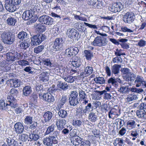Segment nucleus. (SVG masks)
Instances as JSON below:
<instances>
[{"label":"nucleus","mask_w":146,"mask_h":146,"mask_svg":"<svg viewBox=\"0 0 146 146\" xmlns=\"http://www.w3.org/2000/svg\"><path fill=\"white\" fill-rule=\"evenodd\" d=\"M1 40L5 44H11L15 41V36L14 34L6 31L1 33Z\"/></svg>","instance_id":"obj_1"},{"label":"nucleus","mask_w":146,"mask_h":146,"mask_svg":"<svg viewBox=\"0 0 146 146\" xmlns=\"http://www.w3.org/2000/svg\"><path fill=\"white\" fill-rule=\"evenodd\" d=\"M54 134L55 135L52 136H49L48 137L44 138L43 143L44 144L48 146H56L58 145V141L57 136L58 135V131H54Z\"/></svg>","instance_id":"obj_2"},{"label":"nucleus","mask_w":146,"mask_h":146,"mask_svg":"<svg viewBox=\"0 0 146 146\" xmlns=\"http://www.w3.org/2000/svg\"><path fill=\"white\" fill-rule=\"evenodd\" d=\"M46 38V36L44 34L42 33L37 34L31 38V44L32 46L38 45Z\"/></svg>","instance_id":"obj_3"},{"label":"nucleus","mask_w":146,"mask_h":146,"mask_svg":"<svg viewBox=\"0 0 146 146\" xmlns=\"http://www.w3.org/2000/svg\"><path fill=\"white\" fill-rule=\"evenodd\" d=\"M78 94L76 91L71 92L68 99L69 104L73 106H75L79 103L80 100L78 98Z\"/></svg>","instance_id":"obj_4"},{"label":"nucleus","mask_w":146,"mask_h":146,"mask_svg":"<svg viewBox=\"0 0 146 146\" xmlns=\"http://www.w3.org/2000/svg\"><path fill=\"white\" fill-rule=\"evenodd\" d=\"M63 42L62 38H56L54 42V44L52 46L53 50L55 51L62 50Z\"/></svg>","instance_id":"obj_5"},{"label":"nucleus","mask_w":146,"mask_h":146,"mask_svg":"<svg viewBox=\"0 0 146 146\" xmlns=\"http://www.w3.org/2000/svg\"><path fill=\"white\" fill-rule=\"evenodd\" d=\"M38 21L41 24L47 25H51L54 22L53 19L47 15H43L40 17L38 19Z\"/></svg>","instance_id":"obj_6"},{"label":"nucleus","mask_w":146,"mask_h":146,"mask_svg":"<svg viewBox=\"0 0 146 146\" xmlns=\"http://www.w3.org/2000/svg\"><path fill=\"white\" fill-rule=\"evenodd\" d=\"M33 14L34 12L31 10H26L23 14V19L25 20H27L31 19V23H34L36 19L33 16Z\"/></svg>","instance_id":"obj_7"},{"label":"nucleus","mask_w":146,"mask_h":146,"mask_svg":"<svg viewBox=\"0 0 146 146\" xmlns=\"http://www.w3.org/2000/svg\"><path fill=\"white\" fill-rule=\"evenodd\" d=\"M123 20L125 23L130 24L134 21L135 16L132 12H128L123 15Z\"/></svg>","instance_id":"obj_8"},{"label":"nucleus","mask_w":146,"mask_h":146,"mask_svg":"<svg viewBox=\"0 0 146 146\" xmlns=\"http://www.w3.org/2000/svg\"><path fill=\"white\" fill-rule=\"evenodd\" d=\"M7 100L6 105L11 107L12 108H14L17 107V100L15 97L10 95L8 96Z\"/></svg>","instance_id":"obj_9"},{"label":"nucleus","mask_w":146,"mask_h":146,"mask_svg":"<svg viewBox=\"0 0 146 146\" xmlns=\"http://www.w3.org/2000/svg\"><path fill=\"white\" fill-rule=\"evenodd\" d=\"M5 7L7 11L11 12L15 11L16 7L13 4L11 0H5Z\"/></svg>","instance_id":"obj_10"},{"label":"nucleus","mask_w":146,"mask_h":146,"mask_svg":"<svg viewBox=\"0 0 146 146\" xmlns=\"http://www.w3.org/2000/svg\"><path fill=\"white\" fill-rule=\"evenodd\" d=\"M103 38V37L101 36H98L96 37L92 42V45L94 46H105L106 43Z\"/></svg>","instance_id":"obj_11"},{"label":"nucleus","mask_w":146,"mask_h":146,"mask_svg":"<svg viewBox=\"0 0 146 146\" xmlns=\"http://www.w3.org/2000/svg\"><path fill=\"white\" fill-rule=\"evenodd\" d=\"M123 6L120 2L113 4L110 8V10L112 12L116 13L120 11L123 8Z\"/></svg>","instance_id":"obj_12"},{"label":"nucleus","mask_w":146,"mask_h":146,"mask_svg":"<svg viewBox=\"0 0 146 146\" xmlns=\"http://www.w3.org/2000/svg\"><path fill=\"white\" fill-rule=\"evenodd\" d=\"M6 141L7 142L8 146H23L22 141H16L13 138L9 137L6 139Z\"/></svg>","instance_id":"obj_13"},{"label":"nucleus","mask_w":146,"mask_h":146,"mask_svg":"<svg viewBox=\"0 0 146 146\" xmlns=\"http://www.w3.org/2000/svg\"><path fill=\"white\" fill-rule=\"evenodd\" d=\"M78 52L79 50L77 47H70L66 49V54L69 57L74 55L75 56Z\"/></svg>","instance_id":"obj_14"},{"label":"nucleus","mask_w":146,"mask_h":146,"mask_svg":"<svg viewBox=\"0 0 146 146\" xmlns=\"http://www.w3.org/2000/svg\"><path fill=\"white\" fill-rule=\"evenodd\" d=\"M122 84L123 83V81L121 80L118 78L111 77L108 81V83L109 84H111L112 85L115 87H117L118 86L117 83Z\"/></svg>","instance_id":"obj_15"},{"label":"nucleus","mask_w":146,"mask_h":146,"mask_svg":"<svg viewBox=\"0 0 146 146\" xmlns=\"http://www.w3.org/2000/svg\"><path fill=\"white\" fill-rule=\"evenodd\" d=\"M57 87L60 91H65L67 90L68 86L67 83L65 82H62L61 81H58L57 83Z\"/></svg>","instance_id":"obj_16"},{"label":"nucleus","mask_w":146,"mask_h":146,"mask_svg":"<svg viewBox=\"0 0 146 146\" xmlns=\"http://www.w3.org/2000/svg\"><path fill=\"white\" fill-rule=\"evenodd\" d=\"M136 75L133 73L131 72L126 74L125 76V80L128 82L129 85L133 84L136 79Z\"/></svg>","instance_id":"obj_17"},{"label":"nucleus","mask_w":146,"mask_h":146,"mask_svg":"<svg viewBox=\"0 0 146 146\" xmlns=\"http://www.w3.org/2000/svg\"><path fill=\"white\" fill-rule=\"evenodd\" d=\"M15 131L17 134L22 133L24 129V127L23 124L19 122L16 123L14 125Z\"/></svg>","instance_id":"obj_18"},{"label":"nucleus","mask_w":146,"mask_h":146,"mask_svg":"<svg viewBox=\"0 0 146 146\" xmlns=\"http://www.w3.org/2000/svg\"><path fill=\"white\" fill-rule=\"evenodd\" d=\"M53 116V113L52 112L47 111L44 112L43 115V117L44 119V121L46 123L50 122L51 121Z\"/></svg>","instance_id":"obj_19"},{"label":"nucleus","mask_w":146,"mask_h":146,"mask_svg":"<svg viewBox=\"0 0 146 146\" xmlns=\"http://www.w3.org/2000/svg\"><path fill=\"white\" fill-rule=\"evenodd\" d=\"M68 37L71 39H78L79 34L77 31L74 29H69L68 31Z\"/></svg>","instance_id":"obj_20"},{"label":"nucleus","mask_w":146,"mask_h":146,"mask_svg":"<svg viewBox=\"0 0 146 146\" xmlns=\"http://www.w3.org/2000/svg\"><path fill=\"white\" fill-rule=\"evenodd\" d=\"M67 101V96L65 95H62L60 99L58 101L57 103L59 108H63L64 105Z\"/></svg>","instance_id":"obj_21"},{"label":"nucleus","mask_w":146,"mask_h":146,"mask_svg":"<svg viewBox=\"0 0 146 146\" xmlns=\"http://www.w3.org/2000/svg\"><path fill=\"white\" fill-rule=\"evenodd\" d=\"M66 121L64 119H60L56 121V125L57 129L59 131H61L64 128V126L66 124Z\"/></svg>","instance_id":"obj_22"},{"label":"nucleus","mask_w":146,"mask_h":146,"mask_svg":"<svg viewBox=\"0 0 146 146\" xmlns=\"http://www.w3.org/2000/svg\"><path fill=\"white\" fill-rule=\"evenodd\" d=\"M16 36L20 40L19 41H25L28 38V35L27 33L24 31H21Z\"/></svg>","instance_id":"obj_23"},{"label":"nucleus","mask_w":146,"mask_h":146,"mask_svg":"<svg viewBox=\"0 0 146 146\" xmlns=\"http://www.w3.org/2000/svg\"><path fill=\"white\" fill-rule=\"evenodd\" d=\"M144 81V79L143 77L138 76L136 78L134 82L136 84V87H142Z\"/></svg>","instance_id":"obj_24"},{"label":"nucleus","mask_w":146,"mask_h":146,"mask_svg":"<svg viewBox=\"0 0 146 146\" xmlns=\"http://www.w3.org/2000/svg\"><path fill=\"white\" fill-rule=\"evenodd\" d=\"M93 110L92 105L91 103L88 104L85 108L82 110L83 114L86 115L88 114L89 112L92 111Z\"/></svg>","instance_id":"obj_25"},{"label":"nucleus","mask_w":146,"mask_h":146,"mask_svg":"<svg viewBox=\"0 0 146 146\" xmlns=\"http://www.w3.org/2000/svg\"><path fill=\"white\" fill-rule=\"evenodd\" d=\"M131 88L129 87V86H121L120 87L118 91L121 93L125 94H127L130 91H131Z\"/></svg>","instance_id":"obj_26"},{"label":"nucleus","mask_w":146,"mask_h":146,"mask_svg":"<svg viewBox=\"0 0 146 146\" xmlns=\"http://www.w3.org/2000/svg\"><path fill=\"white\" fill-rule=\"evenodd\" d=\"M71 64L74 67L76 68L79 67L82 64L81 59L80 57L74 56V60L72 61Z\"/></svg>","instance_id":"obj_27"},{"label":"nucleus","mask_w":146,"mask_h":146,"mask_svg":"<svg viewBox=\"0 0 146 146\" xmlns=\"http://www.w3.org/2000/svg\"><path fill=\"white\" fill-rule=\"evenodd\" d=\"M40 137V136L38 135L37 132H36V130L31 131L29 135L30 139L34 141L37 140Z\"/></svg>","instance_id":"obj_28"},{"label":"nucleus","mask_w":146,"mask_h":146,"mask_svg":"<svg viewBox=\"0 0 146 146\" xmlns=\"http://www.w3.org/2000/svg\"><path fill=\"white\" fill-rule=\"evenodd\" d=\"M74 27L75 28L81 32H84L85 31L86 28L82 23H75Z\"/></svg>","instance_id":"obj_29"},{"label":"nucleus","mask_w":146,"mask_h":146,"mask_svg":"<svg viewBox=\"0 0 146 146\" xmlns=\"http://www.w3.org/2000/svg\"><path fill=\"white\" fill-rule=\"evenodd\" d=\"M84 56L88 60H90L93 57V53L90 50H85L84 51Z\"/></svg>","instance_id":"obj_30"},{"label":"nucleus","mask_w":146,"mask_h":146,"mask_svg":"<svg viewBox=\"0 0 146 146\" xmlns=\"http://www.w3.org/2000/svg\"><path fill=\"white\" fill-rule=\"evenodd\" d=\"M138 98L137 95L134 94H132L128 95L126 98L127 102L131 104V102L137 100Z\"/></svg>","instance_id":"obj_31"},{"label":"nucleus","mask_w":146,"mask_h":146,"mask_svg":"<svg viewBox=\"0 0 146 146\" xmlns=\"http://www.w3.org/2000/svg\"><path fill=\"white\" fill-rule=\"evenodd\" d=\"M124 140L121 138H117L113 143L114 146H124Z\"/></svg>","instance_id":"obj_32"},{"label":"nucleus","mask_w":146,"mask_h":146,"mask_svg":"<svg viewBox=\"0 0 146 146\" xmlns=\"http://www.w3.org/2000/svg\"><path fill=\"white\" fill-rule=\"evenodd\" d=\"M72 139V142L73 143V145L75 146L78 145L79 144L81 143L83 139L82 138L78 135L73 137Z\"/></svg>","instance_id":"obj_33"},{"label":"nucleus","mask_w":146,"mask_h":146,"mask_svg":"<svg viewBox=\"0 0 146 146\" xmlns=\"http://www.w3.org/2000/svg\"><path fill=\"white\" fill-rule=\"evenodd\" d=\"M137 115L139 117H143L146 119V112L144 110L140 109L136 111Z\"/></svg>","instance_id":"obj_34"},{"label":"nucleus","mask_w":146,"mask_h":146,"mask_svg":"<svg viewBox=\"0 0 146 146\" xmlns=\"http://www.w3.org/2000/svg\"><path fill=\"white\" fill-rule=\"evenodd\" d=\"M17 21V19L15 18L10 16H9L6 20L7 23L10 26H14Z\"/></svg>","instance_id":"obj_35"},{"label":"nucleus","mask_w":146,"mask_h":146,"mask_svg":"<svg viewBox=\"0 0 146 146\" xmlns=\"http://www.w3.org/2000/svg\"><path fill=\"white\" fill-rule=\"evenodd\" d=\"M10 84L13 87L16 88L20 86V81L18 79L15 78L10 80Z\"/></svg>","instance_id":"obj_36"},{"label":"nucleus","mask_w":146,"mask_h":146,"mask_svg":"<svg viewBox=\"0 0 146 146\" xmlns=\"http://www.w3.org/2000/svg\"><path fill=\"white\" fill-rule=\"evenodd\" d=\"M33 117L31 115L25 116L24 120V123L26 125H29L33 121Z\"/></svg>","instance_id":"obj_37"},{"label":"nucleus","mask_w":146,"mask_h":146,"mask_svg":"<svg viewBox=\"0 0 146 146\" xmlns=\"http://www.w3.org/2000/svg\"><path fill=\"white\" fill-rule=\"evenodd\" d=\"M121 67V65L117 64H115L111 68L112 73L117 74L119 72V69Z\"/></svg>","instance_id":"obj_38"},{"label":"nucleus","mask_w":146,"mask_h":146,"mask_svg":"<svg viewBox=\"0 0 146 146\" xmlns=\"http://www.w3.org/2000/svg\"><path fill=\"white\" fill-rule=\"evenodd\" d=\"M23 94L26 96H29L32 92L31 87L29 86H25L23 90Z\"/></svg>","instance_id":"obj_39"},{"label":"nucleus","mask_w":146,"mask_h":146,"mask_svg":"<svg viewBox=\"0 0 146 146\" xmlns=\"http://www.w3.org/2000/svg\"><path fill=\"white\" fill-rule=\"evenodd\" d=\"M58 114L60 117L62 118H66L68 115L67 111L63 109L59 110L58 113Z\"/></svg>","instance_id":"obj_40"},{"label":"nucleus","mask_w":146,"mask_h":146,"mask_svg":"<svg viewBox=\"0 0 146 146\" xmlns=\"http://www.w3.org/2000/svg\"><path fill=\"white\" fill-rule=\"evenodd\" d=\"M97 116L94 113L90 112L88 116L89 120L92 122H95L97 119Z\"/></svg>","instance_id":"obj_41"},{"label":"nucleus","mask_w":146,"mask_h":146,"mask_svg":"<svg viewBox=\"0 0 146 146\" xmlns=\"http://www.w3.org/2000/svg\"><path fill=\"white\" fill-rule=\"evenodd\" d=\"M127 124V128L129 129H131L135 128L136 126L135 122L133 120L128 121Z\"/></svg>","instance_id":"obj_42"},{"label":"nucleus","mask_w":146,"mask_h":146,"mask_svg":"<svg viewBox=\"0 0 146 146\" xmlns=\"http://www.w3.org/2000/svg\"><path fill=\"white\" fill-rule=\"evenodd\" d=\"M7 103H5L4 100L0 98V109L7 110L8 105H7Z\"/></svg>","instance_id":"obj_43"},{"label":"nucleus","mask_w":146,"mask_h":146,"mask_svg":"<svg viewBox=\"0 0 146 146\" xmlns=\"http://www.w3.org/2000/svg\"><path fill=\"white\" fill-rule=\"evenodd\" d=\"M44 47L43 45L38 46L34 48V52L36 54L41 52L44 49Z\"/></svg>","instance_id":"obj_44"},{"label":"nucleus","mask_w":146,"mask_h":146,"mask_svg":"<svg viewBox=\"0 0 146 146\" xmlns=\"http://www.w3.org/2000/svg\"><path fill=\"white\" fill-rule=\"evenodd\" d=\"M73 125L76 127H81L83 125V122L80 120H75L73 121Z\"/></svg>","instance_id":"obj_45"},{"label":"nucleus","mask_w":146,"mask_h":146,"mask_svg":"<svg viewBox=\"0 0 146 146\" xmlns=\"http://www.w3.org/2000/svg\"><path fill=\"white\" fill-rule=\"evenodd\" d=\"M55 127V125L54 124H52L48 127L45 133V135L48 134L53 132L54 130Z\"/></svg>","instance_id":"obj_46"},{"label":"nucleus","mask_w":146,"mask_h":146,"mask_svg":"<svg viewBox=\"0 0 146 146\" xmlns=\"http://www.w3.org/2000/svg\"><path fill=\"white\" fill-rule=\"evenodd\" d=\"M93 71L92 67L91 66H87L84 70V74L88 75L91 74Z\"/></svg>","instance_id":"obj_47"},{"label":"nucleus","mask_w":146,"mask_h":146,"mask_svg":"<svg viewBox=\"0 0 146 146\" xmlns=\"http://www.w3.org/2000/svg\"><path fill=\"white\" fill-rule=\"evenodd\" d=\"M40 80L42 81L43 82H46L49 80L48 76L44 72L42 73L40 75Z\"/></svg>","instance_id":"obj_48"},{"label":"nucleus","mask_w":146,"mask_h":146,"mask_svg":"<svg viewBox=\"0 0 146 146\" xmlns=\"http://www.w3.org/2000/svg\"><path fill=\"white\" fill-rule=\"evenodd\" d=\"M36 29L38 32H42L45 31L46 30V27L41 24H38L36 27Z\"/></svg>","instance_id":"obj_49"},{"label":"nucleus","mask_w":146,"mask_h":146,"mask_svg":"<svg viewBox=\"0 0 146 146\" xmlns=\"http://www.w3.org/2000/svg\"><path fill=\"white\" fill-rule=\"evenodd\" d=\"M94 81L97 83L100 84H103L105 82V80L104 78L102 77H96L94 78Z\"/></svg>","instance_id":"obj_50"},{"label":"nucleus","mask_w":146,"mask_h":146,"mask_svg":"<svg viewBox=\"0 0 146 146\" xmlns=\"http://www.w3.org/2000/svg\"><path fill=\"white\" fill-rule=\"evenodd\" d=\"M19 139H21V140L19 141H22V144H23V142H25L28 139V136L26 134H23L20 135H19Z\"/></svg>","instance_id":"obj_51"},{"label":"nucleus","mask_w":146,"mask_h":146,"mask_svg":"<svg viewBox=\"0 0 146 146\" xmlns=\"http://www.w3.org/2000/svg\"><path fill=\"white\" fill-rule=\"evenodd\" d=\"M29 44L26 42L25 41L21 42L20 44V48L22 49L26 50L29 47Z\"/></svg>","instance_id":"obj_52"},{"label":"nucleus","mask_w":146,"mask_h":146,"mask_svg":"<svg viewBox=\"0 0 146 146\" xmlns=\"http://www.w3.org/2000/svg\"><path fill=\"white\" fill-rule=\"evenodd\" d=\"M121 30H119V31L120 32H129L130 33H133L134 30H132L128 28L127 27H121Z\"/></svg>","instance_id":"obj_53"},{"label":"nucleus","mask_w":146,"mask_h":146,"mask_svg":"<svg viewBox=\"0 0 146 146\" xmlns=\"http://www.w3.org/2000/svg\"><path fill=\"white\" fill-rule=\"evenodd\" d=\"M79 96L80 99H85L84 98H87V96L84 91L81 90H79Z\"/></svg>","instance_id":"obj_54"},{"label":"nucleus","mask_w":146,"mask_h":146,"mask_svg":"<svg viewBox=\"0 0 146 146\" xmlns=\"http://www.w3.org/2000/svg\"><path fill=\"white\" fill-rule=\"evenodd\" d=\"M10 95L14 97H17L19 94V91L15 88L11 89L10 91Z\"/></svg>","instance_id":"obj_55"},{"label":"nucleus","mask_w":146,"mask_h":146,"mask_svg":"<svg viewBox=\"0 0 146 146\" xmlns=\"http://www.w3.org/2000/svg\"><path fill=\"white\" fill-rule=\"evenodd\" d=\"M98 1L97 0H88V4L91 8L95 7L94 5Z\"/></svg>","instance_id":"obj_56"},{"label":"nucleus","mask_w":146,"mask_h":146,"mask_svg":"<svg viewBox=\"0 0 146 146\" xmlns=\"http://www.w3.org/2000/svg\"><path fill=\"white\" fill-rule=\"evenodd\" d=\"M43 63L47 66H51L52 64L50 60L48 58H45L42 60Z\"/></svg>","instance_id":"obj_57"},{"label":"nucleus","mask_w":146,"mask_h":146,"mask_svg":"<svg viewBox=\"0 0 146 146\" xmlns=\"http://www.w3.org/2000/svg\"><path fill=\"white\" fill-rule=\"evenodd\" d=\"M37 96L36 94H33L30 97V102L36 103L37 101Z\"/></svg>","instance_id":"obj_58"},{"label":"nucleus","mask_w":146,"mask_h":146,"mask_svg":"<svg viewBox=\"0 0 146 146\" xmlns=\"http://www.w3.org/2000/svg\"><path fill=\"white\" fill-rule=\"evenodd\" d=\"M131 91L137 93H141L143 92V90L141 88H132Z\"/></svg>","instance_id":"obj_59"},{"label":"nucleus","mask_w":146,"mask_h":146,"mask_svg":"<svg viewBox=\"0 0 146 146\" xmlns=\"http://www.w3.org/2000/svg\"><path fill=\"white\" fill-rule=\"evenodd\" d=\"M91 143L88 140H83L82 141L80 146H90Z\"/></svg>","instance_id":"obj_60"},{"label":"nucleus","mask_w":146,"mask_h":146,"mask_svg":"<svg viewBox=\"0 0 146 146\" xmlns=\"http://www.w3.org/2000/svg\"><path fill=\"white\" fill-rule=\"evenodd\" d=\"M121 60L122 58L121 57L116 56V57L113 58L112 61L113 63H118L121 62Z\"/></svg>","instance_id":"obj_61"},{"label":"nucleus","mask_w":146,"mask_h":146,"mask_svg":"<svg viewBox=\"0 0 146 146\" xmlns=\"http://www.w3.org/2000/svg\"><path fill=\"white\" fill-rule=\"evenodd\" d=\"M7 59L8 61H14L15 60L14 56L12 54L7 53Z\"/></svg>","instance_id":"obj_62"},{"label":"nucleus","mask_w":146,"mask_h":146,"mask_svg":"<svg viewBox=\"0 0 146 146\" xmlns=\"http://www.w3.org/2000/svg\"><path fill=\"white\" fill-rule=\"evenodd\" d=\"M146 45V41L143 39L140 40L138 42L137 45L140 47H143Z\"/></svg>","instance_id":"obj_63"},{"label":"nucleus","mask_w":146,"mask_h":146,"mask_svg":"<svg viewBox=\"0 0 146 146\" xmlns=\"http://www.w3.org/2000/svg\"><path fill=\"white\" fill-rule=\"evenodd\" d=\"M92 107L93 110L96 109L97 107L101 106V104L99 102L96 101L92 103Z\"/></svg>","instance_id":"obj_64"}]
</instances>
